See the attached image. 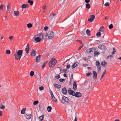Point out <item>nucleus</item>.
<instances>
[{
	"label": "nucleus",
	"mask_w": 121,
	"mask_h": 121,
	"mask_svg": "<svg viewBox=\"0 0 121 121\" xmlns=\"http://www.w3.org/2000/svg\"><path fill=\"white\" fill-rule=\"evenodd\" d=\"M83 59L86 61L87 62L88 61V59L86 57H84L83 58Z\"/></svg>",
	"instance_id": "46"
},
{
	"label": "nucleus",
	"mask_w": 121,
	"mask_h": 121,
	"mask_svg": "<svg viewBox=\"0 0 121 121\" xmlns=\"http://www.w3.org/2000/svg\"><path fill=\"white\" fill-rule=\"evenodd\" d=\"M31 114H26L25 115V116L27 119L29 120L30 119L31 117Z\"/></svg>",
	"instance_id": "13"
},
{
	"label": "nucleus",
	"mask_w": 121,
	"mask_h": 121,
	"mask_svg": "<svg viewBox=\"0 0 121 121\" xmlns=\"http://www.w3.org/2000/svg\"><path fill=\"white\" fill-rule=\"evenodd\" d=\"M108 27L110 29H112L113 27V25L112 24H110L108 26Z\"/></svg>",
	"instance_id": "40"
},
{
	"label": "nucleus",
	"mask_w": 121,
	"mask_h": 121,
	"mask_svg": "<svg viewBox=\"0 0 121 121\" xmlns=\"http://www.w3.org/2000/svg\"><path fill=\"white\" fill-rule=\"evenodd\" d=\"M105 73H104V72H103V73L102 74V75L101 78V79L102 78H103L104 76Z\"/></svg>",
	"instance_id": "51"
},
{
	"label": "nucleus",
	"mask_w": 121,
	"mask_h": 121,
	"mask_svg": "<svg viewBox=\"0 0 121 121\" xmlns=\"http://www.w3.org/2000/svg\"><path fill=\"white\" fill-rule=\"evenodd\" d=\"M62 99L66 103H67L69 101V100L68 98L65 97L64 95L62 96Z\"/></svg>",
	"instance_id": "8"
},
{
	"label": "nucleus",
	"mask_w": 121,
	"mask_h": 121,
	"mask_svg": "<svg viewBox=\"0 0 121 121\" xmlns=\"http://www.w3.org/2000/svg\"><path fill=\"white\" fill-rule=\"evenodd\" d=\"M104 26H102V27H101L100 28L99 30V31H100V32L103 31L104 30Z\"/></svg>",
	"instance_id": "29"
},
{
	"label": "nucleus",
	"mask_w": 121,
	"mask_h": 121,
	"mask_svg": "<svg viewBox=\"0 0 121 121\" xmlns=\"http://www.w3.org/2000/svg\"><path fill=\"white\" fill-rule=\"evenodd\" d=\"M56 15V14H55L52 13V15L51 14L49 16V17H50V18L51 19H52L54 17V16H55Z\"/></svg>",
	"instance_id": "26"
},
{
	"label": "nucleus",
	"mask_w": 121,
	"mask_h": 121,
	"mask_svg": "<svg viewBox=\"0 0 121 121\" xmlns=\"http://www.w3.org/2000/svg\"><path fill=\"white\" fill-rule=\"evenodd\" d=\"M73 78V74H72L70 77V81H72Z\"/></svg>",
	"instance_id": "60"
},
{
	"label": "nucleus",
	"mask_w": 121,
	"mask_h": 121,
	"mask_svg": "<svg viewBox=\"0 0 121 121\" xmlns=\"http://www.w3.org/2000/svg\"><path fill=\"white\" fill-rule=\"evenodd\" d=\"M113 51L112 52V54H114L115 52L116 51V50L114 48H113Z\"/></svg>",
	"instance_id": "37"
},
{
	"label": "nucleus",
	"mask_w": 121,
	"mask_h": 121,
	"mask_svg": "<svg viewBox=\"0 0 121 121\" xmlns=\"http://www.w3.org/2000/svg\"><path fill=\"white\" fill-rule=\"evenodd\" d=\"M92 74V73H91L90 72L88 73H87V76H89L90 75H91Z\"/></svg>",
	"instance_id": "52"
},
{
	"label": "nucleus",
	"mask_w": 121,
	"mask_h": 121,
	"mask_svg": "<svg viewBox=\"0 0 121 121\" xmlns=\"http://www.w3.org/2000/svg\"><path fill=\"white\" fill-rule=\"evenodd\" d=\"M82 96V94L79 92H75L74 96L77 98H79L81 97Z\"/></svg>",
	"instance_id": "6"
},
{
	"label": "nucleus",
	"mask_w": 121,
	"mask_h": 121,
	"mask_svg": "<svg viewBox=\"0 0 121 121\" xmlns=\"http://www.w3.org/2000/svg\"><path fill=\"white\" fill-rule=\"evenodd\" d=\"M59 80L60 82H62L64 81L65 79L63 78H60V79H59Z\"/></svg>",
	"instance_id": "49"
},
{
	"label": "nucleus",
	"mask_w": 121,
	"mask_h": 121,
	"mask_svg": "<svg viewBox=\"0 0 121 121\" xmlns=\"http://www.w3.org/2000/svg\"><path fill=\"white\" fill-rule=\"evenodd\" d=\"M55 78H56V79H57L60 78V75H56L55 77Z\"/></svg>",
	"instance_id": "44"
},
{
	"label": "nucleus",
	"mask_w": 121,
	"mask_h": 121,
	"mask_svg": "<svg viewBox=\"0 0 121 121\" xmlns=\"http://www.w3.org/2000/svg\"><path fill=\"white\" fill-rule=\"evenodd\" d=\"M83 66L84 67L87 66L88 65L87 64H83Z\"/></svg>",
	"instance_id": "63"
},
{
	"label": "nucleus",
	"mask_w": 121,
	"mask_h": 121,
	"mask_svg": "<svg viewBox=\"0 0 121 121\" xmlns=\"http://www.w3.org/2000/svg\"><path fill=\"white\" fill-rule=\"evenodd\" d=\"M96 66L98 68V69L99 68H101L100 66V65H96Z\"/></svg>",
	"instance_id": "62"
},
{
	"label": "nucleus",
	"mask_w": 121,
	"mask_h": 121,
	"mask_svg": "<svg viewBox=\"0 0 121 121\" xmlns=\"http://www.w3.org/2000/svg\"><path fill=\"white\" fill-rule=\"evenodd\" d=\"M40 35V36H39L40 37H42V39H43V33H40L39 34Z\"/></svg>",
	"instance_id": "45"
},
{
	"label": "nucleus",
	"mask_w": 121,
	"mask_h": 121,
	"mask_svg": "<svg viewBox=\"0 0 121 121\" xmlns=\"http://www.w3.org/2000/svg\"><path fill=\"white\" fill-rule=\"evenodd\" d=\"M98 48L102 50H106V46L104 45H99L98 46Z\"/></svg>",
	"instance_id": "4"
},
{
	"label": "nucleus",
	"mask_w": 121,
	"mask_h": 121,
	"mask_svg": "<svg viewBox=\"0 0 121 121\" xmlns=\"http://www.w3.org/2000/svg\"><path fill=\"white\" fill-rule=\"evenodd\" d=\"M78 65V63L77 62H76L74 63L72 66L71 67L72 69H73L75 67Z\"/></svg>",
	"instance_id": "17"
},
{
	"label": "nucleus",
	"mask_w": 121,
	"mask_h": 121,
	"mask_svg": "<svg viewBox=\"0 0 121 121\" xmlns=\"http://www.w3.org/2000/svg\"><path fill=\"white\" fill-rule=\"evenodd\" d=\"M70 65L69 64H68L66 66V69H69V68L70 67Z\"/></svg>",
	"instance_id": "48"
},
{
	"label": "nucleus",
	"mask_w": 121,
	"mask_h": 121,
	"mask_svg": "<svg viewBox=\"0 0 121 121\" xmlns=\"http://www.w3.org/2000/svg\"><path fill=\"white\" fill-rule=\"evenodd\" d=\"M77 85L76 82L74 81L73 83V89L74 90L77 89Z\"/></svg>",
	"instance_id": "16"
},
{
	"label": "nucleus",
	"mask_w": 121,
	"mask_h": 121,
	"mask_svg": "<svg viewBox=\"0 0 121 121\" xmlns=\"http://www.w3.org/2000/svg\"><path fill=\"white\" fill-rule=\"evenodd\" d=\"M93 78H95L96 79H97V73L96 72L93 71Z\"/></svg>",
	"instance_id": "21"
},
{
	"label": "nucleus",
	"mask_w": 121,
	"mask_h": 121,
	"mask_svg": "<svg viewBox=\"0 0 121 121\" xmlns=\"http://www.w3.org/2000/svg\"><path fill=\"white\" fill-rule=\"evenodd\" d=\"M31 53L30 55L33 56H35L36 54L35 53L36 52V51L35 49H32L31 51Z\"/></svg>",
	"instance_id": "9"
},
{
	"label": "nucleus",
	"mask_w": 121,
	"mask_h": 121,
	"mask_svg": "<svg viewBox=\"0 0 121 121\" xmlns=\"http://www.w3.org/2000/svg\"><path fill=\"white\" fill-rule=\"evenodd\" d=\"M52 109V108L51 106H48L47 108V110L48 112H51Z\"/></svg>",
	"instance_id": "25"
},
{
	"label": "nucleus",
	"mask_w": 121,
	"mask_h": 121,
	"mask_svg": "<svg viewBox=\"0 0 121 121\" xmlns=\"http://www.w3.org/2000/svg\"><path fill=\"white\" fill-rule=\"evenodd\" d=\"M96 65H100V63L99 62L98 60L96 61V63H95Z\"/></svg>",
	"instance_id": "50"
},
{
	"label": "nucleus",
	"mask_w": 121,
	"mask_h": 121,
	"mask_svg": "<svg viewBox=\"0 0 121 121\" xmlns=\"http://www.w3.org/2000/svg\"><path fill=\"white\" fill-rule=\"evenodd\" d=\"M50 90L51 91V97L52 98V100L54 101L55 102H57V99L54 96V95L52 91H51L50 89Z\"/></svg>",
	"instance_id": "5"
},
{
	"label": "nucleus",
	"mask_w": 121,
	"mask_h": 121,
	"mask_svg": "<svg viewBox=\"0 0 121 121\" xmlns=\"http://www.w3.org/2000/svg\"><path fill=\"white\" fill-rule=\"evenodd\" d=\"M101 68H99L98 69L97 73H99L101 71Z\"/></svg>",
	"instance_id": "54"
},
{
	"label": "nucleus",
	"mask_w": 121,
	"mask_h": 121,
	"mask_svg": "<svg viewBox=\"0 0 121 121\" xmlns=\"http://www.w3.org/2000/svg\"><path fill=\"white\" fill-rule=\"evenodd\" d=\"M68 93L70 95H71L73 96H74L75 92L71 90H69L68 91Z\"/></svg>",
	"instance_id": "10"
},
{
	"label": "nucleus",
	"mask_w": 121,
	"mask_h": 121,
	"mask_svg": "<svg viewBox=\"0 0 121 121\" xmlns=\"http://www.w3.org/2000/svg\"><path fill=\"white\" fill-rule=\"evenodd\" d=\"M44 87L43 86H42L40 87H39V89L41 90H43L44 89Z\"/></svg>",
	"instance_id": "47"
},
{
	"label": "nucleus",
	"mask_w": 121,
	"mask_h": 121,
	"mask_svg": "<svg viewBox=\"0 0 121 121\" xmlns=\"http://www.w3.org/2000/svg\"><path fill=\"white\" fill-rule=\"evenodd\" d=\"M86 34L88 36H90V31L88 29H87L86 31Z\"/></svg>",
	"instance_id": "23"
},
{
	"label": "nucleus",
	"mask_w": 121,
	"mask_h": 121,
	"mask_svg": "<svg viewBox=\"0 0 121 121\" xmlns=\"http://www.w3.org/2000/svg\"><path fill=\"white\" fill-rule=\"evenodd\" d=\"M44 29L45 30H47L48 29V26H45L44 27Z\"/></svg>",
	"instance_id": "53"
},
{
	"label": "nucleus",
	"mask_w": 121,
	"mask_h": 121,
	"mask_svg": "<svg viewBox=\"0 0 121 121\" xmlns=\"http://www.w3.org/2000/svg\"><path fill=\"white\" fill-rule=\"evenodd\" d=\"M26 109L25 108H24L21 111V113L22 114H24L25 113Z\"/></svg>",
	"instance_id": "22"
},
{
	"label": "nucleus",
	"mask_w": 121,
	"mask_h": 121,
	"mask_svg": "<svg viewBox=\"0 0 121 121\" xmlns=\"http://www.w3.org/2000/svg\"><path fill=\"white\" fill-rule=\"evenodd\" d=\"M101 65L103 67H106L107 65V63L105 61L102 62L101 63Z\"/></svg>",
	"instance_id": "12"
},
{
	"label": "nucleus",
	"mask_w": 121,
	"mask_h": 121,
	"mask_svg": "<svg viewBox=\"0 0 121 121\" xmlns=\"http://www.w3.org/2000/svg\"><path fill=\"white\" fill-rule=\"evenodd\" d=\"M6 53L7 54H9L11 52L9 50H7L6 51Z\"/></svg>",
	"instance_id": "39"
},
{
	"label": "nucleus",
	"mask_w": 121,
	"mask_h": 121,
	"mask_svg": "<svg viewBox=\"0 0 121 121\" xmlns=\"http://www.w3.org/2000/svg\"><path fill=\"white\" fill-rule=\"evenodd\" d=\"M44 116L43 115H42L41 116L39 117L40 121H42L43 120L44 118Z\"/></svg>",
	"instance_id": "28"
},
{
	"label": "nucleus",
	"mask_w": 121,
	"mask_h": 121,
	"mask_svg": "<svg viewBox=\"0 0 121 121\" xmlns=\"http://www.w3.org/2000/svg\"><path fill=\"white\" fill-rule=\"evenodd\" d=\"M5 108V106L4 105H2L0 107V108L1 109H4Z\"/></svg>",
	"instance_id": "56"
},
{
	"label": "nucleus",
	"mask_w": 121,
	"mask_h": 121,
	"mask_svg": "<svg viewBox=\"0 0 121 121\" xmlns=\"http://www.w3.org/2000/svg\"><path fill=\"white\" fill-rule=\"evenodd\" d=\"M100 53L99 52L95 51L94 52V55L95 57L96 56H97Z\"/></svg>",
	"instance_id": "20"
},
{
	"label": "nucleus",
	"mask_w": 121,
	"mask_h": 121,
	"mask_svg": "<svg viewBox=\"0 0 121 121\" xmlns=\"http://www.w3.org/2000/svg\"><path fill=\"white\" fill-rule=\"evenodd\" d=\"M113 57V56L112 55H110L109 56H108L107 57H106V58H109L110 57Z\"/></svg>",
	"instance_id": "55"
},
{
	"label": "nucleus",
	"mask_w": 121,
	"mask_h": 121,
	"mask_svg": "<svg viewBox=\"0 0 121 121\" xmlns=\"http://www.w3.org/2000/svg\"><path fill=\"white\" fill-rule=\"evenodd\" d=\"M86 7L87 9H89L90 8V4L88 3H87L86 4Z\"/></svg>",
	"instance_id": "27"
},
{
	"label": "nucleus",
	"mask_w": 121,
	"mask_h": 121,
	"mask_svg": "<svg viewBox=\"0 0 121 121\" xmlns=\"http://www.w3.org/2000/svg\"><path fill=\"white\" fill-rule=\"evenodd\" d=\"M96 48H91V52H93L94 51H95V50L96 49Z\"/></svg>",
	"instance_id": "34"
},
{
	"label": "nucleus",
	"mask_w": 121,
	"mask_h": 121,
	"mask_svg": "<svg viewBox=\"0 0 121 121\" xmlns=\"http://www.w3.org/2000/svg\"><path fill=\"white\" fill-rule=\"evenodd\" d=\"M29 43H28L27 45L26 46L25 48V51L26 53L27 54H28L29 52Z\"/></svg>",
	"instance_id": "11"
},
{
	"label": "nucleus",
	"mask_w": 121,
	"mask_h": 121,
	"mask_svg": "<svg viewBox=\"0 0 121 121\" xmlns=\"http://www.w3.org/2000/svg\"><path fill=\"white\" fill-rule=\"evenodd\" d=\"M81 33L82 35H86V32L85 31H81Z\"/></svg>",
	"instance_id": "36"
},
{
	"label": "nucleus",
	"mask_w": 121,
	"mask_h": 121,
	"mask_svg": "<svg viewBox=\"0 0 121 121\" xmlns=\"http://www.w3.org/2000/svg\"><path fill=\"white\" fill-rule=\"evenodd\" d=\"M26 7V5L25 4H23L22 6V9H24Z\"/></svg>",
	"instance_id": "43"
},
{
	"label": "nucleus",
	"mask_w": 121,
	"mask_h": 121,
	"mask_svg": "<svg viewBox=\"0 0 121 121\" xmlns=\"http://www.w3.org/2000/svg\"><path fill=\"white\" fill-rule=\"evenodd\" d=\"M82 46H83V45H82V46H81L79 48H78V50H80V49H81L82 47Z\"/></svg>",
	"instance_id": "64"
},
{
	"label": "nucleus",
	"mask_w": 121,
	"mask_h": 121,
	"mask_svg": "<svg viewBox=\"0 0 121 121\" xmlns=\"http://www.w3.org/2000/svg\"><path fill=\"white\" fill-rule=\"evenodd\" d=\"M53 85L57 89L60 88L61 87V86L60 85H58L56 83H54Z\"/></svg>",
	"instance_id": "14"
},
{
	"label": "nucleus",
	"mask_w": 121,
	"mask_h": 121,
	"mask_svg": "<svg viewBox=\"0 0 121 121\" xmlns=\"http://www.w3.org/2000/svg\"><path fill=\"white\" fill-rule=\"evenodd\" d=\"M27 25V27L28 28H30L32 26V24L30 23L28 24Z\"/></svg>",
	"instance_id": "30"
},
{
	"label": "nucleus",
	"mask_w": 121,
	"mask_h": 121,
	"mask_svg": "<svg viewBox=\"0 0 121 121\" xmlns=\"http://www.w3.org/2000/svg\"><path fill=\"white\" fill-rule=\"evenodd\" d=\"M56 59L54 58L52 59L49 63V66L50 68L54 67L56 64Z\"/></svg>",
	"instance_id": "2"
},
{
	"label": "nucleus",
	"mask_w": 121,
	"mask_h": 121,
	"mask_svg": "<svg viewBox=\"0 0 121 121\" xmlns=\"http://www.w3.org/2000/svg\"><path fill=\"white\" fill-rule=\"evenodd\" d=\"M19 12L18 11H14V15L15 16H17L19 15Z\"/></svg>",
	"instance_id": "24"
},
{
	"label": "nucleus",
	"mask_w": 121,
	"mask_h": 121,
	"mask_svg": "<svg viewBox=\"0 0 121 121\" xmlns=\"http://www.w3.org/2000/svg\"><path fill=\"white\" fill-rule=\"evenodd\" d=\"M67 71V69H63V71L65 73H67L66 72Z\"/></svg>",
	"instance_id": "58"
},
{
	"label": "nucleus",
	"mask_w": 121,
	"mask_h": 121,
	"mask_svg": "<svg viewBox=\"0 0 121 121\" xmlns=\"http://www.w3.org/2000/svg\"><path fill=\"white\" fill-rule=\"evenodd\" d=\"M90 1V0H85V2L86 3H88Z\"/></svg>",
	"instance_id": "59"
},
{
	"label": "nucleus",
	"mask_w": 121,
	"mask_h": 121,
	"mask_svg": "<svg viewBox=\"0 0 121 121\" xmlns=\"http://www.w3.org/2000/svg\"><path fill=\"white\" fill-rule=\"evenodd\" d=\"M90 18H89L88 20V21L90 22H92L95 19V16L94 15H92L90 16Z\"/></svg>",
	"instance_id": "7"
},
{
	"label": "nucleus",
	"mask_w": 121,
	"mask_h": 121,
	"mask_svg": "<svg viewBox=\"0 0 121 121\" xmlns=\"http://www.w3.org/2000/svg\"><path fill=\"white\" fill-rule=\"evenodd\" d=\"M41 55H39L36 57V62H38L39 61L41 58Z\"/></svg>",
	"instance_id": "19"
},
{
	"label": "nucleus",
	"mask_w": 121,
	"mask_h": 121,
	"mask_svg": "<svg viewBox=\"0 0 121 121\" xmlns=\"http://www.w3.org/2000/svg\"><path fill=\"white\" fill-rule=\"evenodd\" d=\"M86 52H87L89 53H91V48H89L88 49H87L86 51Z\"/></svg>",
	"instance_id": "35"
},
{
	"label": "nucleus",
	"mask_w": 121,
	"mask_h": 121,
	"mask_svg": "<svg viewBox=\"0 0 121 121\" xmlns=\"http://www.w3.org/2000/svg\"><path fill=\"white\" fill-rule=\"evenodd\" d=\"M13 36H11L9 37V39L10 40H12L13 39Z\"/></svg>",
	"instance_id": "57"
},
{
	"label": "nucleus",
	"mask_w": 121,
	"mask_h": 121,
	"mask_svg": "<svg viewBox=\"0 0 121 121\" xmlns=\"http://www.w3.org/2000/svg\"><path fill=\"white\" fill-rule=\"evenodd\" d=\"M38 103L39 101H36L34 102L33 104L34 105H35L37 104Z\"/></svg>",
	"instance_id": "38"
},
{
	"label": "nucleus",
	"mask_w": 121,
	"mask_h": 121,
	"mask_svg": "<svg viewBox=\"0 0 121 121\" xmlns=\"http://www.w3.org/2000/svg\"><path fill=\"white\" fill-rule=\"evenodd\" d=\"M109 4L108 2H106L104 4V5L106 6H109Z\"/></svg>",
	"instance_id": "42"
},
{
	"label": "nucleus",
	"mask_w": 121,
	"mask_h": 121,
	"mask_svg": "<svg viewBox=\"0 0 121 121\" xmlns=\"http://www.w3.org/2000/svg\"><path fill=\"white\" fill-rule=\"evenodd\" d=\"M96 35L97 36L99 37L101 36V34L99 31L96 33Z\"/></svg>",
	"instance_id": "32"
},
{
	"label": "nucleus",
	"mask_w": 121,
	"mask_h": 121,
	"mask_svg": "<svg viewBox=\"0 0 121 121\" xmlns=\"http://www.w3.org/2000/svg\"><path fill=\"white\" fill-rule=\"evenodd\" d=\"M48 38L49 39H51L54 36V32L52 31H49L47 33Z\"/></svg>",
	"instance_id": "3"
},
{
	"label": "nucleus",
	"mask_w": 121,
	"mask_h": 121,
	"mask_svg": "<svg viewBox=\"0 0 121 121\" xmlns=\"http://www.w3.org/2000/svg\"><path fill=\"white\" fill-rule=\"evenodd\" d=\"M34 74V73L33 71H31L30 72V76H32Z\"/></svg>",
	"instance_id": "41"
},
{
	"label": "nucleus",
	"mask_w": 121,
	"mask_h": 121,
	"mask_svg": "<svg viewBox=\"0 0 121 121\" xmlns=\"http://www.w3.org/2000/svg\"><path fill=\"white\" fill-rule=\"evenodd\" d=\"M41 39L39 37H37L35 38V40L36 42H40Z\"/></svg>",
	"instance_id": "15"
},
{
	"label": "nucleus",
	"mask_w": 121,
	"mask_h": 121,
	"mask_svg": "<svg viewBox=\"0 0 121 121\" xmlns=\"http://www.w3.org/2000/svg\"><path fill=\"white\" fill-rule=\"evenodd\" d=\"M23 51L20 50L18 51L17 52H15L14 56L15 59L16 60H20L22 55Z\"/></svg>",
	"instance_id": "1"
},
{
	"label": "nucleus",
	"mask_w": 121,
	"mask_h": 121,
	"mask_svg": "<svg viewBox=\"0 0 121 121\" xmlns=\"http://www.w3.org/2000/svg\"><path fill=\"white\" fill-rule=\"evenodd\" d=\"M28 3H30V5H32L33 4V2L32 0H28Z\"/></svg>",
	"instance_id": "31"
},
{
	"label": "nucleus",
	"mask_w": 121,
	"mask_h": 121,
	"mask_svg": "<svg viewBox=\"0 0 121 121\" xmlns=\"http://www.w3.org/2000/svg\"><path fill=\"white\" fill-rule=\"evenodd\" d=\"M62 92L63 94H66L67 92L66 88L65 87L63 88L62 90Z\"/></svg>",
	"instance_id": "18"
},
{
	"label": "nucleus",
	"mask_w": 121,
	"mask_h": 121,
	"mask_svg": "<svg viewBox=\"0 0 121 121\" xmlns=\"http://www.w3.org/2000/svg\"><path fill=\"white\" fill-rule=\"evenodd\" d=\"M10 9H11L9 5H8L7 6V10L9 11V12H8L7 13L9 12L10 11Z\"/></svg>",
	"instance_id": "33"
},
{
	"label": "nucleus",
	"mask_w": 121,
	"mask_h": 121,
	"mask_svg": "<svg viewBox=\"0 0 121 121\" xmlns=\"http://www.w3.org/2000/svg\"><path fill=\"white\" fill-rule=\"evenodd\" d=\"M3 5H1L0 6V10H2L3 9Z\"/></svg>",
	"instance_id": "61"
}]
</instances>
